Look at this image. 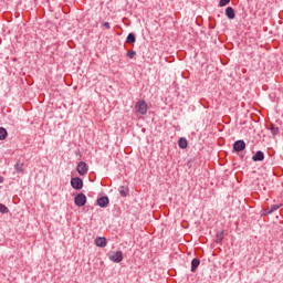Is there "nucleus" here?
Here are the masks:
<instances>
[{
    "label": "nucleus",
    "mask_w": 283,
    "mask_h": 283,
    "mask_svg": "<svg viewBox=\"0 0 283 283\" xmlns=\"http://www.w3.org/2000/svg\"><path fill=\"white\" fill-rule=\"evenodd\" d=\"M200 266V259L195 258L191 261V273H196L198 271V268Z\"/></svg>",
    "instance_id": "ddd939ff"
},
{
    "label": "nucleus",
    "mask_w": 283,
    "mask_h": 283,
    "mask_svg": "<svg viewBox=\"0 0 283 283\" xmlns=\"http://www.w3.org/2000/svg\"><path fill=\"white\" fill-rule=\"evenodd\" d=\"M126 43H136V34L129 33L126 38Z\"/></svg>",
    "instance_id": "6ab92c4d"
},
{
    "label": "nucleus",
    "mask_w": 283,
    "mask_h": 283,
    "mask_svg": "<svg viewBox=\"0 0 283 283\" xmlns=\"http://www.w3.org/2000/svg\"><path fill=\"white\" fill-rule=\"evenodd\" d=\"M103 28H105L106 30H109L112 25L109 24V22H104Z\"/></svg>",
    "instance_id": "5701e85b"
},
{
    "label": "nucleus",
    "mask_w": 283,
    "mask_h": 283,
    "mask_svg": "<svg viewBox=\"0 0 283 283\" xmlns=\"http://www.w3.org/2000/svg\"><path fill=\"white\" fill-rule=\"evenodd\" d=\"M14 169H15L17 174H20L21 176H23L25 174V170H23V163H21V160H18L15 163Z\"/></svg>",
    "instance_id": "f8f14e48"
},
{
    "label": "nucleus",
    "mask_w": 283,
    "mask_h": 283,
    "mask_svg": "<svg viewBox=\"0 0 283 283\" xmlns=\"http://www.w3.org/2000/svg\"><path fill=\"white\" fill-rule=\"evenodd\" d=\"M222 240H224V230H221V231L217 232L216 238H214V242L217 244H221Z\"/></svg>",
    "instance_id": "4468645a"
},
{
    "label": "nucleus",
    "mask_w": 283,
    "mask_h": 283,
    "mask_svg": "<svg viewBox=\"0 0 283 283\" xmlns=\"http://www.w3.org/2000/svg\"><path fill=\"white\" fill-rule=\"evenodd\" d=\"M229 3H231V0H220L219 8H224V6H229Z\"/></svg>",
    "instance_id": "412c9836"
},
{
    "label": "nucleus",
    "mask_w": 283,
    "mask_h": 283,
    "mask_svg": "<svg viewBox=\"0 0 283 283\" xmlns=\"http://www.w3.org/2000/svg\"><path fill=\"white\" fill-rule=\"evenodd\" d=\"M108 259L111 260V262H115L116 264H118L123 262V252L120 251L109 252Z\"/></svg>",
    "instance_id": "f03ea898"
},
{
    "label": "nucleus",
    "mask_w": 283,
    "mask_h": 283,
    "mask_svg": "<svg viewBox=\"0 0 283 283\" xmlns=\"http://www.w3.org/2000/svg\"><path fill=\"white\" fill-rule=\"evenodd\" d=\"M270 132L272 136H277L280 134V127H277L275 124H271Z\"/></svg>",
    "instance_id": "f3484780"
},
{
    "label": "nucleus",
    "mask_w": 283,
    "mask_h": 283,
    "mask_svg": "<svg viewBox=\"0 0 283 283\" xmlns=\"http://www.w3.org/2000/svg\"><path fill=\"white\" fill-rule=\"evenodd\" d=\"M247 149V143L244 140L239 139L233 143V151L240 154V151H244Z\"/></svg>",
    "instance_id": "39448f33"
},
{
    "label": "nucleus",
    "mask_w": 283,
    "mask_h": 283,
    "mask_svg": "<svg viewBox=\"0 0 283 283\" xmlns=\"http://www.w3.org/2000/svg\"><path fill=\"white\" fill-rule=\"evenodd\" d=\"M135 109L136 112L142 114V116H145V114H147V102L145 101L137 102L135 105Z\"/></svg>",
    "instance_id": "20e7f679"
},
{
    "label": "nucleus",
    "mask_w": 283,
    "mask_h": 283,
    "mask_svg": "<svg viewBox=\"0 0 283 283\" xmlns=\"http://www.w3.org/2000/svg\"><path fill=\"white\" fill-rule=\"evenodd\" d=\"M1 182H3V177H0V185H1Z\"/></svg>",
    "instance_id": "b1692460"
},
{
    "label": "nucleus",
    "mask_w": 283,
    "mask_h": 283,
    "mask_svg": "<svg viewBox=\"0 0 283 283\" xmlns=\"http://www.w3.org/2000/svg\"><path fill=\"white\" fill-rule=\"evenodd\" d=\"M71 187L76 191H81L83 189V179L81 177H73L71 179Z\"/></svg>",
    "instance_id": "7ed1b4c3"
},
{
    "label": "nucleus",
    "mask_w": 283,
    "mask_h": 283,
    "mask_svg": "<svg viewBox=\"0 0 283 283\" xmlns=\"http://www.w3.org/2000/svg\"><path fill=\"white\" fill-rule=\"evenodd\" d=\"M8 138V130L4 127H0V140Z\"/></svg>",
    "instance_id": "a211bd4d"
},
{
    "label": "nucleus",
    "mask_w": 283,
    "mask_h": 283,
    "mask_svg": "<svg viewBox=\"0 0 283 283\" xmlns=\"http://www.w3.org/2000/svg\"><path fill=\"white\" fill-rule=\"evenodd\" d=\"M119 191V196H122V198H127L128 193H129V188H126L125 186H120L118 188Z\"/></svg>",
    "instance_id": "dca6fc26"
},
{
    "label": "nucleus",
    "mask_w": 283,
    "mask_h": 283,
    "mask_svg": "<svg viewBox=\"0 0 283 283\" xmlns=\"http://www.w3.org/2000/svg\"><path fill=\"white\" fill-rule=\"evenodd\" d=\"M126 55H127L128 59H134V56H136V51L130 50V51H128V52L126 53Z\"/></svg>",
    "instance_id": "4be33fe9"
},
{
    "label": "nucleus",
    "mask_w": 283,
    "mask_h": 283,
    "mask_svg": "<svg viewBox=\"0 0 283 283\" xmlns=\"http://www.w3.org/2000/svg\"><path fill=\"white\" fill-rule=\"evenodd\" d=\"M10 210L8 209V207H6V205L0 203V213H9Z\"/></svg>",
    "instance_id": "aec40b11"
},
{
    "label": "nucleus",
    "mask_w": 283,
    "mask_h": 283,
    "mask_svg": "<svg viewBox=\"0 0 283 283\" xmlns=\"http://www.w3.org/2000/svg\"><path fill=\"white\" fill-rule=\"evenodd\" d=\"M74 203L76 207H85L87 205V197L83 192H78L74 198Z\"/></svg>",
    "instance_id": "f257e3e1"
},
{
    "label": "nucleus",
    "mask_w": 283,
    "mask_h": 283,
    "mask_svg": "<svg viewBox=\"0 0 283 283\" xmlns=\"http://www.w3.org/2000/svg\"><path fill=\"white\" fill-rule=\"evenodd\" d=\"M226 17L230 20L235 19V9H233V7H228L226 9Z\"/></svg>",
    "instance_id": "9b49d317"
},
{
    "label": "nucleus",
    "mask_w": 283,
    "mask_h": 283,
    "mask_svg": "<svg viewBox=\"0 0 283 283\" xmlns=\"http://www.w3.org/2000/svg\"><path fill=\"white\" fill-rule=\"evenodd\" d=\"M253 163H262L264 160V153L262 150H258L253 156H252Z\"/></svg>",
    "instance_id": "1a4fd4ad"
},
{
    "label": "nucleus",
    "mask_w": 283,
    "mask_h": 283,
    "mask_svg": "<svg viewBox=\"0 0 283 283\" xmlns=\"http://www.w3.org/2000/svg\"><path fill=\"white\" fill-rule=\"evenodd\" d=\"M96 247H99V249H105L107 247V239L105 237H97L95 239Z\"/></svg>",
    "instance_id": "6e6552de"
},
{
    "label": "nucleus",
    "mask_w": 283,
    "mask_h": 283,
    "mask_svg": "<svg viewBox=\"0 0 283 283\" xmlns=\"http://www.w3.org/2000/svg\"><path fill=\"white\" fill-rule=\"evenodd\" d=\"M178 145L180 149H187V147L189 146V143L187 142V138L181 137L178 140Z\"/></svg>",
    "instance_id": "2eb2a0df"
},
{
    "label": "nucleus",
    "mask_w": 283,
    "mask_h": 283,
    "mask_svg": "<svg viewBox=\"0 0 283 283\" xmlns=\"http://www.w3.org/2000/svg\"><path fill=\"white\" fill-rule=\"evenodd\" d=\"M97 205H98L102 209H107V207H109V197H107V196L99 197V198L97 199Z\"/></svg>",
    "instance_id": "0eeeda50"
},
{
    "label": "nucleus",
    "mask_w": 283,
    "mask_h": 283,
    "mask_svg": "<svg viewBox=\"0 0 283 283\" xmlns=\"http://www.w3.org/2000/svg\"><path fill=\"white\" fill-rule=\"evenodd\" d=\"M280 207H282V205H272V206H269V207L264 210V216H271V213H274V211H277V209H280Z\"/></svg>",
    "instance_id": "9d476101"
},
{
    "label": "nucleus",
    "mask_w": 283,
    "mask_h": 283,
    "mask_svg": "<svg viewBox=\"0 0 283 283\" xmlns=\"http://www.w3.org/2000/svg\"><path fill=\"white\" fill-rule=\"evenodd\" d=\"M77 174H80V176H85V174H87L88 171V166L85 161H80L77 164V168H76Z\"/></svg>",
    "instance_id": "423d86ee"
}]
</instances>
